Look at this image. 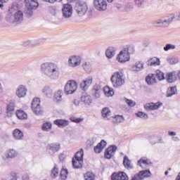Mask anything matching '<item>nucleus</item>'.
Returning a JSON list of instances; mask_svg holds the SVG:
<instances>
[{"mask_svg":"<svg viewBox=\"0 0 180 180\" xmlns=\"http://www.w3.org/2000/svg\"><path fill=\"white\" fill-rule=\"evenodd\" d=\"M70 120L71 122H73V123H81V122H83L84 119L77 118L75 117H71Z\"/></svg>","mask_w":180,"mask_h":180,"instance_id":"nucleus-51","label":"nucleus"},{"mask_svg":"<svg viewBox=\"0 0 180 180\" xmlns=\"http://www.w3.org/2000/svg\"><path fill=\"white\" fill-rule=\"evenodd\" d=\"M143 46L148 47V46H150V41L148 39L145 40L143 41Z\"/></svg>","mask_w":180,"mask_h":180,"instance_id":"nucleus-60","label":"nucleus"},{"mask_svg":"<svg viewBox=\"0 0 180 180\" xmlns=\"http://www.w3.org/2000/svg\"><path fill=\"white\" fill-rule=\"evenodd\" d=\"M7 1H8V0H0V2L1 3V4H0V8H4V3L7 2Z\"/></svg>","mask_w":180,"mask_h":180,"instance_id":"nucleus-61","label":"nucleus"},{"mask_svg":"<svg viewBox=\"0 0 180 180\" xmlns=\"http://www.w3.org/2000/svg\"><path fill=\"white\" fill-rule=\"evenodd\" d=\"M126 102L130 108H133L134 106H136V102L133 100L127 99Z\"/></svg>","mask_w":180,"mask_h":180,"instance_id":"nucleus-56","label":"nucleus"},{"mask_svg":"<svg viewBox=\"0 0 180 180\" xmlns=\"http://www.w3.org/2000/svg\"><path fill=\"white\" fill-rule=\"evenodd\" d=\"M176 46L172 44H167L165 47H163V50L165 51H169V50H175Z\"/></svg>","mask_w":180,"mask_h":180,"instance_id":"nucleus-44","label":"nucleus"},{"mask_svg":"<svg viewBox=\"0 0 180 180\" xmlns=\"http://www.w3.org/2000/svg\"><path fill=\"white\" fill-rule=\"evenodd\" d=\"M116 150H117V146L116 145H111L108 148L105 149L104 157L107 160H110L115 153H116Z\"/></svg>","mask_w":180,"mask_h":180,"instance_id":"nucleus-10","label":"nucleus"},{"mask_svg":"<svg viewBox=\"0 0 180 180\" xmlns=\"http://www.w3.org/2000/svg\"><path fill=\"white\" fill-rule=\"evenodd\" d=\"M16 116L20 120L27 119V114H26V112H25V111H23L22 110H18L16 111Z\"/></svg>","mask_w":180,"mask_h":180,"instance_id":"nucleus-33","label":"nucleus"},{"mask_svg":"<svg viewBox=\"0 0 180 180\" xmlns=\"http://www.w3.org/2000/svg\"><path fill=\"white\" fill-rule=\"evenodd\" d=\"M43 2H49V4H54V2H61L63 0H42Z\"/></svg>","mask_w":180,"mask_h":180,"instance_id":"nucleus-59","label":"nucleus"},{"mask_svg":"<svg viewBox=\"0 0 180 180\" xmlns=\"http://www.w3.org/2000/svg\"><path fill=\"white\" fill-rule=\"evenodd\" d=\"M13 134L15 140H22L23 139V132L20 129H15L13 131Z\"/></svg>","mask_w":180,"mask_h":180,"instance_id":"nucleus-30","label":"nucleus"},{"mask_svg":"<svg viewBox=\"0 0 180 180\" xmlns=\"http://www.w3.org/2000/svg\"><path fill=\"white\" fill-rule=\"evenodd\" d=\"M110 81L114 88H120L124 85V73L123 70H120L113 73L111 76Z\"/></svg>","mask_w":180,"mask_h":180,"instance_id":"nucleus-3","label":"nucleus"},{"mask_svg":"<svg viewBox=\"0 0 180 180\" xmlns=\"http://www.w3.org/2000/svg\"><path fill=\"white\" fill-rule=\"evenodd\" d=\"M73 158H75V160L84 161V149L81 148L78 152H77Z\"/></svg>","mask_w":180,"mask_h":180,"instance_id":"nucleus-35","label":"nucleus"},{"mask_svg":"<svg viewBox=\"0 0 180 180\" xmlns=\"http://www.w3.org/2000/svg\"><path fill=\"white\" fill-rule=\"evenodd\" d=\"M134 2L136 6H139V8H141L144 6L145 0H134Z\"/></svg>","mask_w":180,"mask_h":180,"instance_id":"nucleus-52","label":"nucleus"},{"mask_svg":"<svg viewBox=\"0 0 180 180\" xmlns=\"http://www.w3.org/2000/svg\"><path fill=\"white\" fill-rule=\"evenodd\" d=\"M141 175H143V174L141 172H139V174H135L132 177L131 180H143V179Z\"/></svg>","mask_w":180,"mask_h":180,"instance_id":"nucleus-50","label":"nucleus"},{"mask_svg":"<svg viewBox=\"0 0 180 180\" xmlns=\"http://www.w3.org/2000/svg\"><path fill=\"white\" fill-rule=\"evenodd\" d=\"M166 79L169 84H172L176 81V77L174 76L172 72H168L166 75Z\"/></svg>","mask_w":180,"mask_h":180,"instance_id":"nucleus-36","label":"nucleus"},{"mask_svg":"<svg viewBox=\"0 0 180 180\" xmlns=\"http://www.w3.org/2000/svg\"><path fill=\"white\" fill-rule=\"evenodd\" d=\"M176 94V86H172L167 89V98H169L172 96V95H175Z\"/></svg>","mask_w":180,"mask_h":180,"instance_id":"nucleus-38","label":"nucleus"},{"mask_svg":"<svg viewBox=\"0 0 180 180\" xmlns=\"http://www.w3.org/2000/svg\"><path fill=\"white\" fill-rule=\"evenodd\" d=\"M82 162L84 160H79L78 159L72 158V167L75 169L82 168Z\"/></svg>","mask_w":180,"mask_h":180,"instance_id":"nucleus-29","label":"nucleus"},{"mask_svg":"<svg viewBox=\"0 0 180 180\" xmlns=\"http://www.w3.org/2000/svg\"><path fill=\"white\" fill-rule=\"evenodd\" d=\"M103 92L105 96H108V98H109L110 96H113V95H115V91H113V89L108 86L104 87Z\"/></svg>","mask_w":180,"mask_h":180,"instance_id":"nucleus-31","label":"nucleus"},{"mask_svg":"<svg viewBox=\"0 0 180 180\" xmlns=\"http://www.w3.org/2000/svg\"><path fill=\"white\" fill-rule=\"evenodd\" d=\"M92 92H102V88L101 87V85L96 84L92 89Z\"/></svg>","mask_w":180,"mask_h":180,"instance_id":"nucleus-54","label":"nucleus"},{"mask_svg":"<svg viewBox=\"0 0 180 180\" xmlns=\"http://www.w3.org/2000/svg\"><path fill=\"white\" fill-rule=\"evenodd\" d=\"M27 6L31 8V9H37L39 7V2L36 0H29Z\"/></svg>","mask_w":180,"mask_h":180,"instance_id":"nucleus-32","label":"nucleus"},{"mask_svg":"<svg viewBox=\"0 0 180 180\" xmlns=\"http://www.w3.org/2000/svg\"><path fill=\"white\" fill-rule=\"evenodd\" d=\"M101 115L103 119H105V120H110L112 112L110 111V109H109V108L105 107L101 110Z\"/></svg>","mask_w":180,"mask_h":180,"instance_id":"nucleus-22","label":"nucleus"},{"mask_svg":"<svg viewBox=\"0 0 180 180\" xmlns=\"http://www.w3.org/2000/svg\"><path fill=\"white\" fill-rule=\"evenodd\" d=\"M54 97L56 101H61V98L63 97V91L58 90L56 91L55 93Z\"/></svg>","mask_w":180,"mask_h":180,"instance_id":"nucleus-47","label":"nucleus"},{"mask_svg":"<svg viewBox=\"0 0 180 180\" xmlns=\"http://www.w3.org/2000/svg\"><path fill=\"white\" fill-rule=\"evenodd\" d=\"M68 175V170L64 169L61 170L60 178L62 180H66Z\"/></svg>","mask_w":180,"mask_h":180,"instance_id":"nucleus-46","label":"nucleus"},{"mask_svg":"<svg viewBox=\"0 0 180 180\" xmlns=\"http://www.w3.org/2000/svg\"><path fill=\"white\" fill-rule=\"evenodd\" d=\"M117 60L119 63H126L130 60V56H129L128 53L122 49V51H121L118 54Z\"/></svg>","mask_w":180,"mask_h":180,"instance_id":"nucleus-14","label":"nucleus"},{"mask_svg":"<svg viewBox=\"0 0 180 180\" xmlns=\"http://www.w3.org/2000/svg\"><path fill=\"white\" fill-rule=\"evenodd\" d=\"M15 106H16V105L13 101H10L8 104H7L6 112L7 117H12V115H13L15 112Z\"/></svg>","mask_w":180,"mask_h":180,"instance_id":"nucleus-13","label":"nucleus"},{"mask_svg":"<svg viewBox=\"0 0 180 180\" xmlns=\"http://www.w3.org/2000/svg\"><path fill=\"white\" fill-rule=\"evenodd\" d=\"M54 124L58 126V127H67L70 124V122L67 120H56L54 121Z\"/></svg>","mask_w":180,"mask_h":180,"instance_id":"nucleus-23","label":"nucleus"},{"mask_svg":"<svg viewBox=\"0 0 180 180\" xmlns=\"http://www.w3.org/2000/svg\"><path fill=\"white\" fill-rule=\"evenodd\" d=\"M123 165L127 169H133V165H131V161L129 159V157L124 156L123 160Z\"/></svg>","mask_w":180,"mask_h":180,"instance_id":"nucleus-26","label":"nucleus"},{"mask_svg":"<svg viewBox=\"0 0 180 180\" xmlns=\"http://www.w3.org/2000/svg\"><path fill=\"white\" fill-rule=\"evenodd\" d=\"M146 82H147L148 85H153V84H155V82H157V79H155V75H148L146 78Z\"/></svg>","mask_w":180,"mask_h":180,"instance_id":"nucleus-27","label":"nucleus"},{"mask_svg":"<svg viewBox=\"0 0 180 180\" xmlns=\"http://www.w3.org/2000/svg\"><path fill=\"white\" fill-rule=\"evenodd\" d=\"M84 178H85V180H94L95 179V178H94V176L92 175V174L91 172H87L84 175Z\"/></svg>","mask_w":180,"mask_h":180,"instance_id":"nucleus-55","label":"nucleus"},{"mask_svg":"<svg viewBox=\"0 0 180 180\" xmlns=\"http://www.w3.org/2000/svg\"><path fill=\"white\" fill-rule=\"evenodd\" d=\"M162 106V103H146L144 105V109L146 110H157V109H160V107Z\"/></svg>","mask_w":180,"mask_h":180,"instance_id":"nucleus-17","label":"nucleus"},{"mask_svg":"<svg viewBox=\"0 0 180 180\" xmlns=\"http://www.w3.org/2000/svg\"><path fill=\"white\" fill-rule=\"evenodd\" d=\"M155 77H157L159 81H162V79H165V76L164 72H161V70H156L155 74H154Z\"/></svg>","mask_w":180,"mask_h":180,"instance_id":"nucleus-39","label":"nucleus"},{"mask_svg":"<svg viewBox=\"0 0 180 180\" xmlns=\"http://www.w3.org/2000/svg\"><path fill=\"white\" fill-rule=\"evenodd\" d=\"M138 164L140 165V167H143L141 164H143L144 165H148V162L146 160L141 159L138 161Z\"/></svg>","mask_w":180,"mask_h":180,"instance_id":"nucleus-57","label":"nucleus"},{"mask_svg":"<svg viewBox=\"0 0 180 180\" xmlns=\"http://www.w3.org/2000/svg\"><path fill=\"white\" fill-rule=\"evenodd\" d=\"M115 119L116 120L117 123H122L124 122V117L122 115H115Z\"/></svg>","mask_w":180,"mask_h":180,"instance_id":"nucleus-53","label":"nucleus"},{"mask_svg":"<svg viewBox=\"0 0 180 180\" xmlns=\"http://www.w3.org/2000/svg\"><path fill=\"white\" fill-rule=\"evenodd\" d=\"M139 172L143 174L141 175L143 179H144V178H150V176H151V172H150V170H142Z\"/></svg>","mask_w":180,"mask_h":180,"instance_id":"nucleus-45","label":"nucleus"},{"mask_svg":"<svg viewBox=\"0 0 180 180\" xmlns=\"http://www.w3.org/2000/svg\"><path fill=\"white\" fill-rule=\"evenodd\" d=\"M42 130L44 131H49V130H51V122H45L42 125Z\"/></svg>","mask_w":180,"mask_h":180,"instance_id":"nucleus-43","label":"nucleus"},{"mask_svg":"<svg viewBox=\"0 0 180 180\" xmlns=\"http://www.w3.org/2000/svg\"><path fill=\"white\" fill-rule=\"evenodd\" d=\"M123 50L128 53V56H130V54H133L134 53V46H127V47L124 48Z\"/></svg>","mask_w":180,"mask_h":180,"instance_id":"nucleus-41","label":"nucleus"},{"mask_svg":"<svg viewBox=\"0 0 180 180\" xmlns=\"http://www.w3.org/2000/svg\"><path fill=\"white\" fill-rule=\"evenodd\" d=\"M25 15H27V18L33 16V8L27 6V8L25 9Z\"/></svg>","mask_w":180,"mask_h":180,"instance_id":"nucleus-49","label":"nucleus"},{"mask_svg":"<svg viewBox=\"0 0 180 180\" xmlns=\"http://www.w3.org/2000/svg\"><path fill=\"white\" fill-rule=\"evenodd\" d=\"M15 94L19 98H25L26 96V94H27V89L25 85H20L18 87Z\"/></svg>","mask_w":180,"mask_h":180,"instance_id":"nucleus-19","label":"nucleus"},{"mask_svg":"<svg viewBox=\"0 0 180 180\" xmlns=\"http://www.w3.org/2000/svg\"><path fill=\"white\" fill-rule=\"evenodd\" d=\"M92 94L96 98V99H98L101 98V94H102V91H92Z\"/></svg>","mask_w":180,"mask_h":180,"instance_id":"nucleus-58","label":"nucleus"},{"mask_svg":"<svg viewBox=\"0 0 180 180\" xmlns=\"http://www.w3.org/2000/svg\"><path fill=\"white\" fill-rule=\"evenodd\" d=\"M146 64L150 67H157V65H160L161 64V61L160 60V58L153 57L148 60Z\"/></svg>","mask_w":180,"mask_h":180,"instance_id":"nucleus-21","label":"nucleus"},{"mask_svg":"<svg viewBox=\"0 0 180 180\" xmlns=\"http://www.w3.org/2000/svg\"><path fill=\"white\" fill-rule=\"evenodd\" d=\"M58 158H59L60 161H63L64 160V154H63V153L59 154Z\"/></svg>","mask_w":180,"mask_h":180,"instance_id":"nucleus-62","label":"nucleus"},{"mask_svg":"<svg viewBox=\"0 0 180 180\" xmlns=\"http://www.w3.org/2000/svg\"><path fill=\"white\" fill-rule=\"evenodd\" d=\"M51 176L52 178H56V176H58V168H57V165H55V167L52 169Z\"/></svg>","mask_w":180,"mask_h":180,"instance_id":"nucleus-48","label":"nucleus"},{"mask_svg":"<svg viewBox=\"0 0 180 180\" xmlns=\"http://www.w3.org/2000/svg\"><path fill=\"white\" fill-rule=\"evenodd\" d=\"M41 70L45 77L52 81H56L60 78V66L54 63H44L41 65Z\"/></svg>","mask_w":180,"mask_h":180,"instance_id":"nucleus-1","label":"nucleus"},{"mask_svg":"<svg viewBox=\"0 0 180 180\" xmlns=\"http://www.w3.org/2000/svg\"><path fill=\"white\" fill-rule=\"evenodd\" d=\"M32 109L35 115H41L43 110L40 107V98H34L32 102Z\"/></svg>","mask_w":180,"mask_h":180,"instance_id":"nucleus-9","label":"nucleus"},{"mask_svg":"<svg viewBox=\"0 0 180 180\" xmlns=\"http://www.w3.org/2000/svg\"><path fill=\"white\" fill-rule=\"evenodd\" d=\"M77 91V82L74 80H70L65 86V94L66 95H71Z\"/></svg>","mask_w":180,"mask_h":180,"instance_id":"nucleus-5","label":"nucleus"},{"mask_svg":"<svg viewBox=\"0 0 180 180\" xmlns=\"http://www.w3.org/2000/svg\"><path fill=\"white\" fill-rule=\"evenodd\" d=\"M167 60V63L172 65H174V64H178V63H179V59L178 57L175 56H169Z\"/></svg>","mask_w":180,"mask_h":180,"instance_id":"nucleus-37","label":"nucleus"},{"mask_svg":"<svg viewBox=\"0 0 180 180\" xmlns=\"http://www.w3.org/2000/svg\"><path fill=\"white\" fill-rule=\"evenodd\" d=\"M106 141H105V140H102L97 146H94V152L96 154H100V153H102L103 148L106 147Z\"/></svg>","mask_w":180,"mask_h":180,"instance_id":"nucleus-20","label":"nucleus"},{"mask_svg":"<svg viewBox=\"0 0 180 180\" xmlns=\"http://www.w3.org/2000/svg\"><path fill=\"white\" fill-rule=\"evenodd\" d=\"M82 102H84V105L89 106L92 103V97L89 94H83L81 97Z\"/></svg>","mask_w":180,"mask_h":180,"instance_id":"nucleus-24","label":"nucleus"},{"mask_svg":"<svg viewBox=\"0 0 180 180\" xmlns=\"http://www.w3.org/2000/svg\"><path fill=\"white\" fill-rule=\"evenodd\" d=\"M94 6L96 11L103 12L108 8V3L105 0H94Z\"/></svg>","mask_w":180,"mask_h":180,"instance_id":"nucleus-7","label":"nucleus"},{"mask_svg":"<svg viewBox=\"0 0 180 180\" xmlns=\"http://www.w3.org/2000/svg\"><path fill=\"white\" fill-rule=\"evenodd\" d=\"M144 70V63L141 61H138L135 65H131L130 66V70L135 72H139V71H143Z\"/></svg>","mask_w":180,"mask_h":180,"instance_id":"nucleus-18","label":"nucleus"},{"mask_svg":"<svg viewBox=\"0 0 180 180\" xmlns=\"http://www.w3.org/2000/svg\"><path fill=\"white\" fill-rule=\"evenodd\" d=\"M135 115L137 117H140L141 119H143L144 120L148 119V115L146 113L143 112L141 111L136 112Z\"/></svg>","mask_w":180,"mask_h":180,"instance_id":"nucleus-42","label":"nucleus"},{"mask_svg":"<svg viewBox=\"0 0 180 180\" xmlns=\"http://www.w3.org/2000/svg\"><path fill=\"white\" fill-rule=\"evenodd\" d=\"M175 19V14H170L168 17L162 19H157L152 22L153 26L155 27H169L172 20Z\"/></svg>","mask_w":180,"mask_h":180,"instance_id":"nucleus-4","label":"nucleus"},{"mask_svg":"<svg viewBox=\"0 0 180 180\" xmlns=\"http://www.w3.org/2000/svg\"><path fill=\"white\" fill-rule=\"evenodd\" d=\"M83 68L86 72L89 74L92 72V64H91V62H84L83 63Z\"/></svg>","mask_w":180,"mask_h":180,"instance_id":"nucleus-34","label":"nucleus"},{"mask_svg":"<svg viewBox=\"0 0 180 180\" xmlns=\"http://www.w3.org/2000/svg\"><path fill=\"white\" fill-rule=\"evenodd\" d=\"M94 81V78L92 77H89L86 79L83 80L80 84V88L82 91H86L91 85H92V82Z\"/></svg>","mask_w":180,"mask_h":180,"instance_id":"nucleus-15","label":"nucleus"},{"mask_svg":"<svg viewBox=\"0 0 180 180\" xmlns=\"http://www.w3.org/2000/svg\"><path fill=\"white\" fill-rule=\"evenodd\" d=\"M116 54V48L110 46L105 51V56L108 58H112Z\"/></svg>","mask_w":180,"mask_h":180,"instance_id":"nucleus-25","label":"nucleus"},{"mask_svg":"<svg viewBox=\"0 0 180 180\" xmlns=\"http://www.w3.org/2000/svg\"><path fill=\"white\" fill-rule=\"evenodd\" d=\"M111 180H129V177L126 173L120 172L118 174L113 173L111 176Z\"/></svg>","mask_w":180,"mask_h":180,"instance_id":"nucleus-16","label":"nucleus"},{"mask_svg":"<svg viewBox=\"0 0 180 180\" xmlns=\"http://www.w3.org/2000/svg\"><path fill=\"white\" fill-rule=\"evenodd\" d=\"M22 179L23 180H29V175L25 174L24 176H22Z\"/></svg>","mask_w":180,"mask_h":180,"instance_id":"nucleus-64","label":"nucleus"},{"mask_svg":"<svg viewBox=\"0 0 180 180\" xmlns=\"http://www.w3.org/2000/svg\"><path fill=\"white\" fill-rule=\"evenodd\" d=\"M18 156V152L16 150L11 149L7 152L8 158H15Z\"/></svg>","mask_w":180,"mask_h":180,"instance_id":"nucleus-40","label":"nucleus"},{"mask_svg":"<svg viewBox=\"0 0 180 180\" xmlns=\"http://www.w3.org/2000/svg\"><path fill=\"white\" fill-rule=\"evenodd\" d=\"M82 58L78 56H70L68 60L69 67L74 68L75 67H78L81 65Z\"/></svg>","mask_w":180,"mask_h":180,"instance_id":"nucleus-11","label":"nucleus"},{"mask_svg":"<svg viewBox=\"0 0 180 180\" xmlns=\"http://www.w3.org/2000/svg\"><path fill=\"white\" fill-rule=\"evenodd\" d=\"M63 18L70 19L72 16V6L70 4H65L62 8Z\"/></svg>","mask_w":180,"mask_h":180,"instance_id":"nucleus-8","label":"nucleus"},{"mask_svg":"<svg viewBox=\"0 0 180 180\" xmlns=\"http://www.w3.org/2000/svg\"><path fill=\"white\" fill-rule=\"evenodd\" d=\"M75 11L79 16H84L85 13H86V11H88V6L86 4H77L75 6Z\"/></svg>","mask_w":180,"mask_h":180,"instance_id":"nucleus-12","label":"nucleus"},{"mask_svg":"<svg viewBox=\"0 0 180 180\" xmlns=\"http://www.w3.org/2000/svg\"><path fill=\"white\" fill-rule=\"evenodd\" d=\"M9 13L6 16V20L13 26H19L23 22V11L19 10L17 5H13L8 9Z\"/></svg>","mask_w":180,"mask_h":180,"instance_id":"nucleus-2","label":"nucleus"},{"mask_svg":"<svg viewBox=\"0 0 180 180\" xmlns=\"http://www.w3.org/2000/svg\"><path fill=\"white\" fill-rule=\"evenodd\" d=\"M42 93L44 95L47 96V98H51V96H53V91L50 86H46L42 89Z\"/></svg>","mask_w":180,"mask_h":180,"instance_id":"nucleus-28","label":"nucleus"},{"mask_svg":"<svg viewBox=\"0 0 180 180\" xmlns=\"http://www.w3.org/2000/svg\"><path fill=\"white\" fill-rule=\"evenodd\" d=\"M73 103L75 106H78V105H79V100L75 99Z\"/></svg>","mask_w":180,"mask_h":180,"instance_id":"nucleus-63","label":"nucleus"},{"mask_svg":"<svg viewBox=\"0 0 180 180\" xmlns=\"http://www.w3.org/2000/svg\"><path fill=\"white\" fill-rule=\"evenodd\" d=\"M60 148H61V145L60 143H52L47 145L46 150L48 154L54 155L56 153L60 150Z\"/></svg>","mask_w":180,"mask_h":180,"instance_id":"nucleus-6","label":"nucleus"}]
</instances>
